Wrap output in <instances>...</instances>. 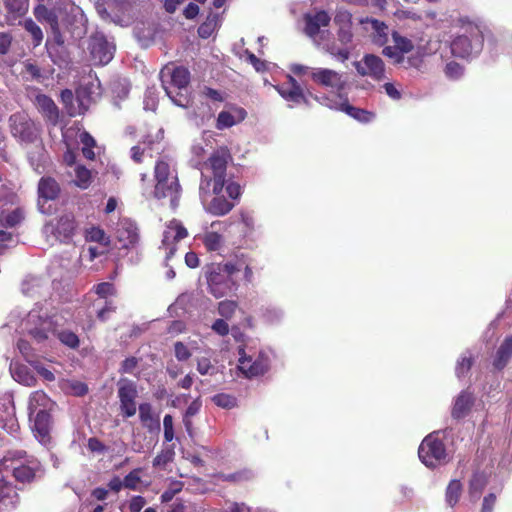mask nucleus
<instances>
[{
    "label": "nucleus",
    "mask_w": 512,
    "mask_h": 512,
    "mask_svg": "<svg viewBox=\"0 0 512 512\" xmlns=\"http://www.w3.org/2000/svg\"><path fill=\"white\" fill-rule=\"evenodd\" d=\"M35 18L42 23H47L58 45L63 43L59 27V18L68 24L83 18L82 9L73 0H37L33 9Z\"/></svg>",
    "instance_id": "obj_1"
},
{
    "label": "nucleus",
    "mask_w": 512,
    "mask_h": 512,
    "mask_svg": "<svg viewBox=\"0 0 512 512\" xmlns=\"http://www.w3.org/2000/svg\"><path fill=\"white\" fill-rule=\"evenodd\" d=\"M0 472L12 475L20 483H31L42 475V465L23 450L8 451L0 461Z\"/></svg>",
    "instance_id": "obj_2"
},
{
    "label": "nucleus",
    "mask_w": 512,
    "mask_h": 512,
    "mask_svg": "<svg viewBox=\"0 0 512 512\" xmlns=\"http://www.w3.org/2000/svg\"><path fill=\"white\" fill-rule=\"evenodd\" d=\"M156 181L153 195L157 199L168 198L172 209L179 205L181 186L174 165L168 160H159L154 169Z\"/></svg>",
    "instance_id": "obj_3"
},
{
    "label": "nucleus",
    "mask_w": 512,
    "mask_h": 512,
    "mask_svg": "<svg viewBox=\"0 0 512 512\" xmlns=\"http://www.w3.org/2000/svg\"><path fill=\"white\" fill-rule=\"evenodd\" d=\"M238 264L226 263L211 265L206 270V280L209 292L215 298H221L236 289V282L233 276L240 271Z\"/></svg>",
    "instance_id": "obj_4"
},
{
    "label": "nucleus",
    "mask_w": 512,
    "mask_h": 512,
    "mask_svg": "<svg viewBox=\"0 0 512 512\" xmlns=\"http://www.w3.org/2000/svg\"><path fill=\"white\" fill-rule=\"evenodd\" d=\"M20 328L39 344L49 342L56 335V323L47 313L37 309L27 314L21 321Z\"/></svg>",
    "instance_id": "obj_5"
},
{
    "label": "nucleus",
    "mask_w": 512,
    "mask_h": 512,
    "mask_svg": "<svg viewBox=\"0 0 512 512\" xmlns=\"http://www.w3.org/2000/svg\"><path fill=\"white\" fill-rule=\"evenodd\" d=\"M231 159L230 152L227 147H220L215 150L209 159L202 164L201 180L203 178L211 179L213 186V194L222 192L226 183L227 163Z\"/></svg>",
    "instance_id": "obj_6"
},
{
    "label": "nucleus",
    "mask_w": 512,
    "mask_h": 512,
    "mask_svg": "<svg viewBox=\"0 0 512 512\" xmlns=\"http://www.w3.org/2000/svg\"><path fill=\"white\" fill-rule=\"evenodd\" d=\"M238 363L243 374L247 377H255L264 374L268 370L270 362L267 353L245 345L239 348Z\"/></svg>",
    "instance_id": "obj_7"
},
{
    "label": "nucleus",
    "mask_w": 512,
    "mask_h": 512,
    "mask_svg": "<svg viewBox=\"0 0 512 512\" xmlns=\"http://www.w3.org/2000/svg\"><path fill=\"white\" fill-rule=\"evenodd\" d=\"M418 456L421 462L430 468L448 462V454L439 432H433L426 436L418 449Z\"/></svg>",
    "instance_id": "obj_8"
},
{
    "label": "nucleus",
    "mask_w": 512,
    "mask_h": 512,
    "mask_svg": "<svg viewBox=\"0 0 512 512\" xmlns=\"http://www.w3.org/2000/svg\"><path fill=\"white\" fill-rule=\"evenodd\" d=\"M483 36L479 27L468 23L464 33L458 35L451 43V52L456 57L466 58L481 50Z\"/></svg>",
    "instance_id": "obj_9"
},
{
    "label": "nucleus",
    "mask_w": 512,
    "mask_h": 512,
    "mask_svg": "<svg viewBox=\"0 0 512 512\" xmlns=\"http://www.w3.org/2000/svg\"><path fill=\"white\" fill-rule=\"evenodd\" d=\"M199 197L204 210L214 216H224L234 207V203L220 196V193L213 194L211 179H207V177L200 181Z\"/></svg>",
    "instance_id": "obj_10"
},
{
    "label": "nucleus",
    "mask_w": 512,
    "mask_h": 512,
    "mask_svg": "<svg viewBox=\"0 0 512 512\" xmlns=\"http://www.w3.org/2000/svg\"><path fill=\"white\" fill-rule=\"evenodd\" d=\"M316 101L332 110L343 111L359 122L368 123L374 119V114L367 110L349 104L347 94L330 96H315Z\"/></svg>",
    "instance_id": "obj_11"
},
{
    "label": "nucleus",
    "mask_w": 512,
    "mask_h": 512,
    "mask_svg": "<svg viewBox=\"0 0 512 512\" xmlns=\"http://www.w3.org/2000/svg\"><path fill=\"white\" fill-rule=\"evenodd\" d=\"M310 76L317 85L335 91L333 96L345 94L344 89L347 86V78L343 73L328 68H312ZM329 96L332 97V95Z\"/></svg>",
    "instance_id": "obj_12"
},
{
    "label": "nucleus",
    "mask_w": 512,
    "mask_h": 512,
    "mask_svg": "<svg viewBox=\"0 0 512 512\" xmlns=\"http://www.w3.org/2000/svg\"><path fill=\"white\" fill-rule=\"evenodd\" d=\"M188 236L187 229L183 224L177 220H171L163 232L162 249H165V263L168 266V261L173 257L177 250V242Z\"/></svg>",
    "instance_id": "obj_13"
},
{
    "label": "nucleus",
    "mask_w": 512,
    "mask_h": 512,
    "mask_svg": "<svg viewBox=\"0 0 512 512\" xmlns=\"http://www.w3.org/2000/svg\"><path fill=\"white\" fill-rule=\"evenodd\" d=\"M89 50L94 65H106L114 57L115 46L102 33L96 32L90 37Z\"/></svg>",
    "instance_id": "obj_14"
},
{
    "label": "nucleus",
    "mask_w": 512,
    "mask_h": 512,
    "mask_svg": "<svg viewBox=\"0 0 512 512\" xmlns=\"http://www.w3.org/2000/svg\"><path fill=\"white\" fill-rule=\"evenodd\" d=\"M353 66L362 77H369L377 82L386 78L385 64L379 56L374 54H365L359 61H355Z\"/></svg>",
    "instance_id": "obj_15"
},
{
    "label": "nucleus",
    "mask_w": 512,
    "mask_h": 512,
    "mask_svg": "<svg viewBox=\"0 0 512 512\" xmlns=\"http://www.w3.org/2000/svg\"><path fill=\"white\" fill-rule=\"evenodd\" d=\"M160 80L162 87H172V89H186L190 82V72L182 66L168 64L164 66L160 72Z\"/></svg>",
    "instance_id": "obj_16"
},
{
    "label": "nucleus",
    "mask_w": 512,
    "mask_h": 512,
    "mask_svg": "<svg viewBox=\"0 0 512 512\" xmlns=\"http://www.w3.org/2000/svg\"><path fill=\"white\" fill-rule=\"evenodd\" d=\"M330 20L331 18L328 13L322 10L315 14H305V34L315 43H319L323 39V29L328 27Z\"/></svg>",
    "instance_id": "obj_17"
},
{
    "label": "nucleus",
    "mask_w": 512,
    "mask_h": 512,
    "mask_svg": "<svg viewBox=\"0 0 512 512\" xmlns=\"http://www.w3.org/2000/svg\"><path fill=\"white\" fill-rule=\"evenodd\" d=\"M227 224L224 221H214L210 228L207 229L201 239L205 248L210 252L220 251L224 246L223 232L226 230Z\"/></svg>",
    "instance_id": "obj_18"
},
{
    "label": "nucleus",
    "mask_w": 512,
    "mask_h": 512,
    "mask_svg": "<svg viewBox=\"0 0 512 512\" xmlns=\"http://www.w3.org/2000/svg\"><path fill=\"white\" fill-rule=\"evenodd\" d=\"M0 427L10 434H15L19 429L15 407L10 395H4L0 398Z\"/></svg>",
    "instance_id": "obj_19"
},
{
    "label": "nucleus",
    "mask_w": 512,
    "mask_h": 512,
    "mask_svg": "<svg viewBox=\"0 0 512 512\" xmlns=\"http://www.w3.org/2000/svg\"><path fill=\"white\" fill-rule=\"evenodd\" d=\"M275 89L286 101L294 105H309V99L295 78L288 76L287 85L275 86Z\"/></svg>",
    "instance_id": "obj_20"
},
{
    "label": "nucleus",
    "mask_w": 512,
    "mask_h": 512,
    "mask_svg": "<svg viewBox=\"0 0 512 512\" xmlns=\"http://www.w3.org/2000/svg\"><path fill=\"white\" fill-rule=\"evenodd\" d=\"M19 500L16 487L3 474L0 477V512L14 510L19 504Z\"/></svg>",
    "instance_id": "obj_21"
},
{
    "label": "nucleus",
    "mask_w": 512,
    "mask_h": 512,
    "mask_svg": "<svg viewBox=\"0 0 512 512\" xmlns=\"http://www.w3.org/2000/svg\"><path fill=\"white\" fill-rule=\"evenodd\" d=\"M100 85L99 83L91 82L86 85H81L76 92V100L79 104L77 112H70V115L82 114L86 112L89 105L95 102L100 97Z\"/></svg>",
    "instance_id": "obj_22"
},
{
    "label": "nucleus",
    "mask_w": 512,
    "mask_h": 512,
    "mask_svg": "<svg viewBox=\"0 0 512 512\" xmlns=\"http://www.w3.org/2000/svg\"><path fill=\"white\" fill-rule=\"evenodd\" d=\"M359 23L363 26L364 30L370 33L373 42L376 45L383 46L388 41V26L380 20L374 18H361Z\"/></svg>",
    "instance_id": "obj_23"
},
{
    "label": "nucleus",
    "mask_w": 512,
    "mask_h": 512,
    "mask_svg": "<svg viewBox=\"0 0 512 512\" xmlns=\"http://www.w3.org/2000/svg\"><path fill=\"white\" fill-rule=\"evenodd\" d=\"M116 235L123 248L134 247L139 240L138 228L130 219L118 222Z\"/></svg>",
    "instance_id": "obj_24"
},
{
    "label": "nucleus",
    "mask_w": 512,
    "mask_h": 512,
    "mask_svg": "<svg viewBox=\"0 0 512 512\" xmlns=\"http://www.w3.org/2000/svg\"><path fill=\"white\" fill-rule=\"evenodd\" d=\"M50 411H38L30 418L33 421V431L36 438L42 443L49 442V433L51 429V416Z\"/></svg>",
    "instance_id": "obj_25"
},
{
    "label": "nucleus",
    "mask_w": 512,
    "mask_h": 512,
    "mask_svg": "<svg viewBox=\"0 0 512 512\" xmlns=\"http://www.w3.org/2000/svg\"><path fill=\"white\" fill-rule=\"evenodd\" d=\"M473 393L468 390L461 391L454 399L451 416L454 419H462L467 416L474 404Z\"/></svg>",
    "instance_id": "obj_26"
},
{
    "label": "nucleus",
    "mask_w": 512,
    "mask_h": 512,
    "mask_svg": "<svg viewBox=\"0 0 512 512\" xmlns=\"http://www.w3.org/2000/svg\"><path fill=\"white\" fill-rule=\"evenodd\" d=\"M139 419L144 428L149 433H158L160 431L159 414L155 413L150 403H141L138 407Z\"/></svg>",
    "instance_id": "obj_27"
},
{
    "label": "nucleus",
    "mask_w": 512,
    "mask_h": 512,
    "mask_svg": "<svg viewBox=\"0 0 512 512\" xmlns=\"http://www.w3.org/2000/svg\"><path fill=\"white\" fill-rule=\"evenodd\" d=\"M247 112L241 107H233L230 111H221L218 114L216 128L223 130L242 122Z\"/></svg>",
    "instance_id": "obj_28"
},
{
    "label": "nucleus",
    "mask_w": 512,
    "mask_h": 512,
    "mask_svg": "<svg viewBox=\"0 0 512 512\" xmlns=\"http://www.w3.org/2000/svg\"><path fill=\"white\" fill-rule=\"evenodd\" d=\"M54 406V402L48 397V395L41 390L35 391L30 395L29 398V417L32 418L34 413L41 411H51Z\"/></svg>",
    "instance_id": "obj_29"
},
{
    "label": "nucleus",
    "mask_w": 512,
    "mask_h": 512,
    "mask_svg": "<svg viewBox=\"0 0 512 512\" xmlns=\"http://www.w3.org/2000/svg\"><path fill=\"white\" fill-rule=\"evenodd\" d=\"M60 193V186L51 177H42L38 183L39 203L41 201L55 200Z\"/></svg>",
    "instance_id": "obj_30"
},
{
    "label": "nucleus",
    "mask_w": 512,
    "mask_h": 512,
    "mask_svg": "<svg viewBox=\"0 0 512 512\" xmlns=\"http://www.w3.org/2000/svg\"><path fill=\"white\" fill-rule=\"evenodd\" d=\"M512 357V335L507 336L501 343L500 347L496 352V356L493 361V366L497 370H502L510 358Z\"/></svg>",
    "instance_id": "obj_31"
},
{
    "label": "nucleus",
    "mask_w": 512,
    "mask_h": 512,
    "mask_svg": "<svg viewBox=\"0 0 512 512\" xmlns=\"http://www.w3.org/2000/svg\"><path fill=\"white\" fill-rule=\"evenodd\" d=\"M35 101L38 108L49 119V121L53 124H56L59 117V113L54 101L43 94L37 95Z\"/></svg>",
    "instance_id": "obj_32"
},
{
    "label": "nucleus",
    "mask_w": 512,
    "mask_h": 512,
    "mask_svg": "<svg viewBox=\"0 0 512 512\" xmlns=\"http://www.w3.org/2000/svg\"><path fill=\"white\" fill-rule=\"evenodd\" d=\"M440 48L439 40H429L425 45H418L417 56L408 59L410 66L418 68L422 64V58L435 54Z\"/></svg>",
    "instance_id": "obj_33"
},
{
    "label": "nucleus",
    "mask_w": 512,
    "mask_h": 512,
    "mask_svg": "<svg viewBox=\"0 0 512 512\" xmlns=\"http://www.w3.org/2000/svg\"><path fill=\"white\" fill-rule=\"evenodd\" d=\"M10 372L14 380L25 386H34L36 384V378L30 372L26 365L19 363H12L10 365Z\"/></svg>",
    "instance_id": "obj_34"
},
{
    "label": "nucleus",
    "mask_w": 512,
    "mask_h": 512,
    "mask_svg": "<svg viewBox=\"0 0 512 512\" xmlns=\"http://www.w3.org/2000/svg\"><path fill=\"white\" fill-rule=\"evenodd\" d=\"M487 484H488V479L485 474L475 473L469 482L468 494H469L470 500L473 502H476L480 498V496Z\"/></svg>",
    "instance_id": "obj_35"
},
{
    "label": "nucleus",
    "mask_w": 512,
    "mask_h": 512,
    "mask_svg": "<svg viewBox=\"0 0 512 512\" xmlns=\"http://www.w3.org/2000/svg\"><path fill=\"white\" fill-rule=\"evenodd\" d=\"M220 23V16L210 13L206 20L198 27V35L204 39L209 38L218 29Z\"/></svg>",
    "instance_id": "obj_36"
},
{
    "label": "nucleus",
    "mask_w": 512,
    "mask_h": 512,
    "mask_svg": "<svg viewBox=\"0 0 512 512\" xmlns=\"http://www.w3.org/2000/svg\"><path fill=\"white\" fill-rule=\"evenodd\" d=\"M170 100L177 106L186 108L191 103L190 94L188 93V87L184 89H172L170 86H166L164 89Z\"/></svg>",
    "instance_id": "obj_37"
},
{
    "label": "nucleus",
    "mask_w": 512,
    "mask_h": 512,
    "mask_svg": "<svg viewBox=\"0 0 512 512\" xmlns=\"http://www.w3.org/2000/svg\"><path fill=\"white\" fill-rule=\"evenodd\" d=\"M119 401H134L137 397V389L134 382L128 379H120L118 382Z\"/></svg>",
    "instance_id": "obj_38"
},
{
    "label": "nucleus",
    "mask_w": 512,
    "mask_h": 512,
    "mask_svg": "<svg viewBox=\"0 0 512 512\" xmlns=\"http://www.w3.org/2000/svg\"><path fill=\"white\" fill-rule=\"evenodd\" d=\"M154 142L151 140L145 139L138 145H135L131 148V157L132 159L140 163L143 160V157L148 155L152 158V150H153Z\"/></svg>",
    "instance_id": "obj_39"
},
{
    "label": "nucleus",
    "mask_w": 512,
    "mask_h": 512,
    "mask_svg": "<svg viewBox=\"0 0 512 512\" xmlns=\"http://www.w3.org/2000/svg\"><path fill=\"white\" fill-rule=\"evenodd\" d=\"M85 239L88 242H96L107 247L110 244V238L106 235L103 229L96 226H91L85 230Z\"/></svg>",
    "instance_id": "obj_40"
},
{
    "label": "nucleus",
    "mask_w": 512,
    "mask_h": 512,
    "mask_svg": "<svg viewBox=\"0 0 512 512\" xmlns=\"http://www.w3.org/2000/svg\"><path fill=\"white\" fill-rule=\"evenodd\" d=\"M175 457L174 445H163L160 453L154 458L153 466L156 468H164L171 463Z\"/></svg>",
    "instance_id": "obj_41"
},
{
    "label": "nucleus",
    "mask_w": 512,
    "mask_h": 512,
    "mask_svg": "<svg viewBox=\"0 0 512 512\" xmlns=\"http://www.w3.org/2000/svg\"><path fill=\"white\" fill-rule=\"evenodd\" d=\"M462 493V484L459 480H451L446 488L445 500L450 507H454Z\"/></svg>",
    "instance_id": "obj_42"
},
{
    "label": "nucleus",
    "mask_w": 512,
    "mask_h": 512,
    "mask_svg": "<svg viewBox=\"0 0 512 512\" xmlns=\"http://www.w3.org/2000/svg\"><path fill=\"white\" fill-rule=\"evenodd\" d=\"M94 307H96L97 318L102 322L108 320L116 310L112 300L96 301Z\"/></svg>",
    "instance_id": "obj_43"
},
{
    "label": "nucleus",
    "mask_w": 512,
    "mask_h": 512,
    "mask_svg": "<svg viewBox=\"0 0 512 512\" xmlns=\"http://www.w3.org/2000/svg\"><path fill=\"white\" fill-rule=\"evenodd\" d=\"M74 183L81 189H87L91 184V171L82 165H76L74 168Z\"/></svg>",
    "instance_id": "obj_44"
},
{
    "label": "nucleus",
    "mask_w": 512,
    "mask_h": 512,
    "mask_svg": "<svg viewBox=\"0 0 512 512\" xmlns=\"http://www.w3.org/2000/svg\"><path fill=\"white\" fill-rule=\"evenodd\" d=\"M23 218L24 213L19 208L7 214H5V210L0 211V222H3L8 227L16 226L23 220Z\"/></svg>",
    "instance_id": "obj_45"
},
{
    "label": "nucleus",
    "mask_w": 512,
    "mask_h": 512,
    "mask_svg": "<svg viewBox=\"0 0 512 512\" xmlns=\"http://www.w3.org/2000/svg\"><path fill=\"white\" fill-rule=\"evenodd\" d=\"M473 363V357L470 352H465L462 354L460 359L457 361L456 364V376L460 379L464 377L470 370Z\"/></svg>",
    "instance_id": "obj_46"
},
{
    "label": "nucleus",
    "mask_w": 512,
    "mask_h": 512,
    "mask_svg": "<svg viewBox=\"0 0 512 512\" xmlns=\"http://www.w3.org/2000/svg\"><path fill=\"white\" fill-rule=\"evenodd\" d=\"M75 229L76 223L72 215H64L59 219L57 230L63 233L64 236L68 237L73 235Z\"/></svg>",
    "instance_id": "obj_47"
},
{
    "label": "nucleus",
    "mask_w": 512,
    "mask_h": 512,
    "mask_svg": "<svg viewBox=\"0 0 512 512\" xmlns=\"http://www.w3.org/2000/svg\"><path fill=\"white\" fill-rule=\"evenodd\" d=\"M392 39H393L394 45L397 47L399 52L402 53V55L405 53L411 52L414 48V45L409 38L400 35L396 31H394L392 33Z\"/></svg>",
    "instance_id": "obj_48"
},
{
    "label": "nucleus",
    "mask_w": 512,
    "mask_h": 512,
    "mask_svg": "<svg viewBox=\"0 0 512 512\" xmlns=\"http://www.w3.org/2000/svg\"><path fill=\"white\" fill-rule=\"evenodd\" d=\"M24 29L29 32L33 38L34 45L38 46L43 40L41 28L31 19H26L23 23Z\"/></svg>",
    "instance_id": "obj_49"
},
{
    "label": "nucleus",
    "mask_w": 512,
    "mask_h": 512,
    "mask_svg": "<svg viewBox=\"0 0 512 512\" xmlns=\"http://www.w3.org/2000/svg\"><path fill=\"white\" fill-rule=\"evenodd\" d=\"M57 337L62 344L71 349H76L80 344L78 336L70 330L60 331Z\"/></svg>",
    "instance_id": "obj_50"
},
{
    "label": "nucleus",
    "mask_w": 512,
    "mask_h": 512,
    "mask_svg": "<svg viewBox=\"0 0 512 512\" xmlns=\"http://www.w3.org/2000/svg\"><path fill=\"white\" fill-rule=\"evenodd\" d=\"M41 288V280L37 277H30L22 282V292L27 296H34Z\"/></svg>",
    "instance_id": "obj_51"
},
{
    "label": "nucleus",
    "mask_w": 512,
    "mask_h": 512,
    "mask_svg": "<svg viewBox=\"0 0 512 512\" xmlns=\"http://www.w3.org/2000/svg\"><path fill=\"white\" fill-rule=\"evenodd\" d=\"M212 401L218 407L230 409L236 406V398L230 394L219 393L212 397Z\"/></svg>",
    "instance_id": "obj_52"
},
{
    "label": "nucleus",
    "mask_w": 512,
    "mask_h": 512,
    "mask_svg": "<svg viewBox=\"0 0 512 512\" xmlns=\"http://www.w3.org/2000/svg\"><path fill=\"white\" fill-rule=\"evenodd\" d=\"M237 303L231 300H224L218 304V313L225 319H230L235 313Z\"/></svg>",
    "instance_id": "obj_53"
},
{
    "label": "nucleus",
    "mask_w": 512,
    "mask_h": 512,
    "mask_svg": "<svg viewBox=\"0 0 512 512\" xmlns=\"http://www.w3.org/2000/svg\"><path fill=\"white\" fill-rule=\"evenodd\" d=\"M6 9L18 15H22L27 11L26 0H5L4 2Z\"/></svg>",
    "instance_id": "obj_54"
},
{
    "label": "nucleus",
    "mask_w": 512,
    "mask_h": 512,
    "mask_svg": "<svg viewBox=\"0 0 512 512\" xmlns=\"http://www.w3.org/2000/svg\"><path fill=\"white\" fill-rule=\"evenodd\" d=\"M216 367L211 363L209 358L202 357L197 360V371L201 375H213L216 373Z\"/></svg>",
    "instance_id": "obj_55"
},
{
    "label": "nucleus",
    "mask_w": 512,
    "mask_h": 512,
    "mask_svg": "<svg viewBox=\"0 0 512 512\" xmlns=\"http://www.w3.org/2000/svg\"><path fill=\"white\" fill-rule=\"evenodd\" d=\"M334 22L338 27L351 26L352 15L345 9H338L334 17Z\"/></svg>",
    "instance_id": "obj_56"
},
{
    "label": "nucleus",
    "mask_w": 512,
    "mask_h": 512,
    "mask_svg": "<svg viewBox=\"0 0 512 512\" xmlns=\"http://www.w3.org/2000/svg\"><path fill=\"white\" fill-rule=\"evenodd\" d=\"M163 429H164V439L166 442H171L174 435V425H173V417L170 414H166L163 418Z\"/></svg>",
    "instance_id": "obj_57"
},
{
    "label": "nucleus",
    "mask_w": 512,
    "mask_h": 512,
    "mask_svg": "<svg viewBox=\"0 0 512 512\" xmlns=\"http://www.w3.org/2000/svg\"><path fill=\"white\" fill-rule=\"evenodd\" d=\"M114 286L109 282H102L95 286V292L99 296L101 301L102 299L107 300V296L114 294Z\"/></svg>",
    "instance_id": "obj_58"
},
{
    "label": "nucleus",
    "mask_w": 512,
    "mask_h": 512,
    "mask_svg": "<svg viewBox=\"0 0 512 512\" xmlns=\"http://www.w3.org/2000/svg\"><path fill=\"white\" fill-rule=\"evenodd\" d=\"M174 352L179 361H186L191 357L190 348L179 341L174 344Z\"/></svg>",
    "instance_id": "obj_59"
},
{
    "label": "nucleus",
    "mask_w": 512,
    "mask_h": 512,
    "mask_svg": "<svg viewBox=\"0 0 512 512\" xmlns=\"http://www.w3.org/2000/svg\"><path fill=\"white\" fill-rule=\"evenodd\" d=\"M326 51L330 55L340 59L342 62L346 61L350 56V51L347 48H338L334 44L327 45Z\"/></svg>",
    "instance_id": "obj_60"
},
{
    "label": "nucleus",
    "mask_w": 512,
    "mask_h": 512,
    "mask_svg": "<svg viewBox=\"0 0 512 512\" xmlns=\"http://www.w3.org/2000/svg\"><path fill=\"white\" fill-rule=\"evenodd\" d=\"M67 388L75 396H83L88 392L87 385L80 381L69 382Z\"/></svg>",
    "instance_id": "obj_61"
},
{
    "label": "nucleus",
    "mask_w": 512,
    "mask_h": 512,
    "mask_svg": "<svg viewBox=\"0 0 512 512\" xmlns=\"http://www.w3.org/2000/svg\"><path fill=\"white\" fill-rule=\"evenodd\" d=\"M120 410L125 418H130L136 414V402L134 401H122L120 402Z\"/></svg>",
    "instance_id": "obj_62"
},
{
    "label": "nucleus",
    "mask_w": 512,
    "mask_h": 512,
    "mask_svg": "<svg viewBox=\"0 0 512 512\" xmlns=\"http://www.w3.org/2000/svg\"><path fill=\"white\" fill-rule=\"evenodd\" d=\"M446 75L452 79H457L463 74V68L456 62H449L445 68Z\"/></svg>",
    "instance_id": "obj_63"
},
{
    "label": "nucleus",
    "mask_w": 512,
    "mask_h": 512,
    "mask_svg": "<svg viewBox=\"0 0 512 512\" xmlns=\"http://www.w3.org/2000/svg\"><path fill=\"white\" fill-rule=\"evenodd\" d=\"M220 512H254L252 509L243 502H232Z\"/></svg>",
    "instance_id": "obj_64"
}]
</instances>
